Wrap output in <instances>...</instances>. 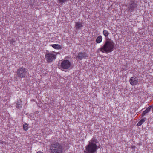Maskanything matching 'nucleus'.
<instances>
[{
    "label": "nucleus",
    "instance_id": "obj_13",
    "mask_svg": "<svg viewBox=\"0 0 153 153\" xmlns=\"http://www.w3.org/2000/svg\"><path fill=\"white\" fill-rule=\"evenodd\" d=\"M51 46L54 48L56 49H59L61 48V46L58 44H52Z\"/></svg>",
    "mask_w": 153,
    "mask_h": 153
},
{
    "label": "nucleus",
    "instance_id": "obj_4",
    "mask_svg": "<svg viewBox=\"0 0 153 153\" xmlns=\"http://www.w3.org/2000/svg\"><path fill=\"white\" fill-rule=\"evenodd\" d=\"M56 58V54L53 52H48L45 55V58L48 63L53 62Z\"/></svg>",
    "mask_w": 153,
    "mask_h": 153
},
{
    "label": "nucleus",
    "instance_id": "obj_14",
    "mask_svg": "<svg viewBox=\"0 0 153 153\" xmlns=\"http://www.w3.org/2000/svg\"><path fill=\"white\" fill-rule=\"evenodd\" d=\"M146 120V118H143L139 122L137 123V126H141Z\"/></svg>",
    "mask_w": 153,
    "mask_h": 153
},
{
    "label": "nucleus",
    "instance_id": "obj_10",
    "mask_svg": "<svg viewBox=\"0 0 153 153\" xmlns=\"http://www.w3.org/2000/svg\"><path fill=\"white\" fill-rule=\"evenodd\" d=\"M75 28L76 30L81 29L83 27L82 23L80 22H76L75 23Z\"/></svg>",
    "mask_w": 153,
    "mask_h": 153
},
{
    "label": "nucleus",
    "instance_id": "obj_7",
    "mask_svg": "<svg viewBox=\"0 0 153 153\" xmlns=\"http://www.w3.org/2000/svg\"><path fill=\"white\" fill-rule=\"evenodd\" d=\"M137 6V4L134 1H131L129 2V6L128 7V11L130 12H133Z\"/></svg>",
    "mask_w": 153,
    "mask_h": 153
},
{
    "label": "nucleus",
    "instance_id": "obj_19",
    "mask_svg": "<svg viewBox=\"0 0 153 153\" xmlns=\"http://www.w3.org/2000/svg\"><path fill=\"white\" fill-rule=\"evenodd\" d=\"M37 153H43L41 151H39L37 152Z\"/></svg>",
    "mask_w": 153,
    "mask_h": 153
},
{
    "label": "nucleus",
    "instance_id": "obj_18",
    "mask_svg": "<svg viewBox=\"0 0 153 153\" xmlns=\"http://www.w3.org/2000/svg\"><path fill=\"white\" fill-rule=\"evenodd\" d=\"M59 3H63L65 1H66L67 0H58Z\"/></svg>",
    "mask_w": 153,
    "mask_h": 153
},
{
    "label": "nucleus",
    "instance_id": "obj_16",
    "mask_svg": "<svg viewBox=\"0 0 153 153\" xmlns=\"http://www.w3.org/2000/svg\"><path fill=\"white\" fill-rule=\"evenodd\" d=\"M29 128L28 125L27 123H25L23 125V129L25 131H27Z\"/></svg>",
    "mask_w": 153,
    "mask_h": 153
},
{
    "label": "nucleus",
    "instance_id": "obj_8",
    "mask_svg": "<svg viewBox=\"0 0 153 153\" xmlns=\"http://www.w3.org/2000/svg\"><path fill=\"white\" fill-rule=\"evenodd\" d=\"M129 82L131 85H134L137 84L138 79L136 76H133L130 79Z\"/></svg>",
    "mask_w": 153,
    "mask_h": 153
},
{
    "label": "nucleus",
    "instance_id": "obj_11",
    "mask_svg": "<svg viewBox=\"0 0 153 153\" xmlns=\"http://www.w3.org/2000/svg\"><path fill=\"white\" fill-rule=\"evenodd\" d=\"M152 107V106H150L148 107L142 113V116L143 117L145 116V114L149 113L151 110V108Z\"/></svg>",
    "mask_w": 153,
    "mask_h": 153
},
{
    "label": "nucleus",
    "instance_id": "obj_1",
    "mask_svg": "<svg viewBox=\"0 0 153 153\" xmlns=\"http://www.w3.org/2000/svg\"><path fill=\"white\" fill-rule=\"evenodd\" d=\"M98 144L99 142L97 139L94 138H92L88 141V144L85 147V150L84 152L85 153H96L97 151L99 148Z\"/></svg>",
    "mask_w": 153,
    "mask_h": 153
},
{
    "label": "nucleus",
    "instance_id": "obj_6",
    "mask_svg": "<svg viewBox=\"0 0 153 153\" xmlns=\"http://www.w3.org/2000/svg\"><path fill=\"white\" fill-rule=\"evenodd\" d=\"M71 66L70 62L68 60H64L62 61L61 64V68L63 69H68Z\"/></svg>",
    "mask_w": 153,
    "mask_h": 153
},
{
    "label": "nucleus",
    "instance_id": "obj_17",
    "mask_svg": "<svg viewBox=\"0 0 153 153\" xmlns=\"http://www.w3.org/2000/svg\"><path fill=\"white\" fill-rule=\"evenodd\" d=\"M18 103L19 102H18V103L17 104L16 107H17L19 109H20L22 108V106L21 104H19Z\"/></svg>",
    "mask_w": 153,
    "mask_h": 153
},
{
    "label": "nucleus",
    "instance_id": "obj_2",
    "mask_svg": "<svg viewBox=\"0 0 153 153\" xmlns=\"http://www.w3.org/2000/svg\"><path fill=\"white\" fill-rule=\"evenodd\" d=\"M114 46L115 43L113 40L107 38L103 45L101 46L98 50L102 53H108L113 51Z\"/></svg>",
    "mask_w": 153,
    "mask_h": 153
},
{
    "label": "nucleus",
    "instance_id": "obj_3",
    "mask_svg": "<svg viewBox=\"0 0 153 153\" xmlns=\"http://www.w3.org/2000/svg\"><path fill=\"white\" fill-rule=\"evenodd\" d=\"M50 150L51 153H62V146L58 142H53L50 146Z\"/></svg>",
    "mask_w": 153,
    "mask_h": 153
},
{
    "label": "nucleus",
    "instance_id": "obj_5",
    "mask_svg": "<svg viewBox=\"0 0 153 153\" xmlns=\"http://www.w3.org/2000/svg\"><path fill=\"white\" fill-rule=\"evenodd\" d=\"M27 74V69L23 67L19 68L17 71L18 76L20 78H25Z\"/></svg>",
    "mask_w": 153,
    "mask_h": 153
},
{
    "label": "nucleus",
    "instance_id": "obj_12",
    "mask_svg": "<svg viewBox=\"0 0 153 153\" xmlns=\"http://www.w3.org/2000/svg\"><path fill=\"white\" fill-rule=\"evenodd\" d=\"M102 39L103 38L102 36H99L97 38L96 42L97 43L99 44L102 42Z\"/></svg>",
    "mask_w": 153,
    "mask_h": 153
},
{
    "label": "nucleus",
    "instance_id": "obj_21",
    "mask_svg": "<svg viewBox=\"0 0 153 153\" xmlns=\"http://www.w3.org/2000/svg\"><path fill=\"white\" fill-rule=\"evenodd\" d=\"M152 110H153V108H152Z\"/></svg>",
    "mask_w": 153,
    "mask_h": 153
},
{
    "label": "nucleus",
    "instance_id": "obj_15",
    "mask_svg": "<svg viewBox=\"0 0 153 153\" xmlns=\"http://www.w3.org/2000/svg\"><path fill=\"white\" fill-rule=\"evenodd\" d=\"M102 33L105 37H107L109 34L108 31L106 30H104L103 31Z\"/></svg>",
    "mask_w": 153,
    "mask_h": 153
},
{
    "label": "nucleus",
    "instance_id": "obj_9",
    "mask_svg": "<svg viewBox=\"0 0 153 153\" xmlns=\"http://www.w3.org/2000/svg\"><path fill=\"white\" fill-rule=\"evenodd\" d=\"M77 58L81 60L82 59L88 57L86 53L79 52L78 53Z\"/></svg>",
    "mask_w": 153,
    "mask_h": 153
},
{
    "label": "nucleus",
    "instance_id": "obj_20",
    "mask_svg": "<svg viewBox=\"0 0 153 153\" xmlns=\"http://www.w3.org/2000/svg\"><path fill=\"white\" fill-rule=\"evenodd\" d=\"M12 40H13V41H11V42H14V41H13V39H12Z\"/></svg>",
    "mask_w": 153,
    "mask_h": 153
}]
</instances>
